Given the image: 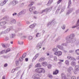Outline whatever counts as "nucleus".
I'll list each match as a JSON object with an SVG mask.
<instances>
[{"label":"nucleus","mask_w":79,"mask_h":79,"mask_svg":"<svg viewBox=\"0 0 79 79\" xmlns=\"http://www.w3.org/2000/svg\"><path fill=\"white\" fill-rule=\"evenodd\" d=\"M40 36V33H38L36 35V37H39Z\"/></svg>","instance_id":"40"},{"label":"nucleus","mask_w":79,"mask_h":79,"mask_svg":"<svg viewBox=\"0 0 79 79\" xmlns=\"http://www.w3.org/2000/svg\"><path fill=\"white\" fill-rule=\"evenodd\" d=\"M73 51L72 50H70L69 51V53H73Z\"/></svg>","instance_id":"57"},{"label":"nucleus","mask_w":79,"mask_h":79,"mask_svg":"<svg viewBox=\"0 0 79 79\" xmlns=\"http://www.w3.org/2000/svg\"><path fill=\"white\" fill-rule=\"evenodd\" d=\"M53 2V0H49L47 4V6H50L52 4V3Z\"/></svg>","instance_id":"15"},{"label":"nucleus","mask_w":79,"mask_h":79,"mask_svg":"<svg viewBox=\"0 0 79 79\" xmlns=\"http://www.w3.org/2000/svg\"><path fill=\"white\" fill-rule=\"evenodd\" d=\"M74 34H72L69 36V39H70V41H67V43H70V42H75V40L73 39V37H74Z\"/></svg>","instance_id":"1"},{"label":"nucleus","mask_w":79,"mask_h":79,"mask_svg":"<svg viewBox=\"0 0 79 79\" xmlns=\"http://www.w3.org/2000/svg\"><path fill=\"white\" fill-rule=\"evenodd\" d=\"M42 45V43H41V42L38 44L36 46V48L37 49V50H39L40 48H41Z\"/></svg>","instance_id":"3"},{"label":"nucleus","mask_w":79,"mask_h":79,"mask_svg":"<svg viewBox=\"0 0 79 79\" xmlns=\"http://www.w3.org/2000/svg\"><path fill=\"white\" fill-rule=\"evenodd\" d=\"M65 27L66 25H63L61 27V28L62 29H65Z\"/></svg>","instance_id":"36"},{"label":"nucleus","mask_w":79,"mask_h":79,"mask_svg":"<svg viewBox=\"0 0 79 79\" xmlns=\"http://www.w3.org/2000/svg\"><path fill=\"white\" fill-rule=\"evenodd\" d=\"M10 50H11V49L10 48H8V49H7L6 51L7 52H10Z\"/></svg>","instance_id":"56"},{"label":"nucleus","mask_w":79,"mask_h":79,"mask_svg":"<svg viewBox=\"0 0 79 79\" xmlns=\"http://www.w3.org/2000/svg\"><path fill=\"white\" fill-rule=\"evenodd\" d=\"M62 45L64 46L65 45L66 46V44L65 43H63L61 44Z\"/></svg>","instance_id":"63"},{"label":"nucleus","mask_w":79,"mask_h":79,"mask_svg":"<svg viewBox=\"0 0 79 79\" xmlns=\"http://www.w3.org/2000/svg\"><path fill=\"white\" fill-rule=\"evenodd\" d=\"M39 56V54H36L35 56L33 58V60H35Z\"/></svg>","instance_id":"24"},{"label":"nucleus","mask_w":79,"mask_h":79,"mask_svg":"<svg viewBox=\"0 0 79 79\" xmlns=\"http://www.w3.org/2000/svg\"><path fill=\"white\" fill-rule=\"evenodd\" d=\"M61 2H62V0H59L57 2V4H59Z\"/></svg>","instance_id":"47"},{"label":"nucleus","mask_w":79,"mask_h":79,"mask_svg":"<svg viewBox=\"0 0 79 79\" xmlns=\"http://www.w3.org/2000/svg\"><path fill=\"white\" fill-rule=\"evenodd\" d=\"M18 68H17L15 69H12L11 71V73H14L15 70H18V69H17Z\"/></svg>","instance_id":"34"},{"label":"nucleus","mask_w":79,"mask_h":79,"mask_svg":"<svg viewBox=\"0 0 79 79\" xmlns=\"http://www.w3.org/2000/svg\"><path fill=\"white\" fill-rule=\"evenodd\" d=\"M65 63L66 65H69V62L68 60L65 61Z\"/></svg>","instance_id":"29"},{"label":"nucleus","mask_w":79,"mask_h":79,"mask_svg":"<svg viewBox=\"0 0 79 79\" xmlns=\"http://www.w3.org/2000/svg\"><path fill=\"white\" fill-rule=\"evenodd\" d=\"M67 58L68 60H74L76 61V59L74 58L73 57H71V56H68L67 57Z\"/></svg>","instance_id":"7"},{"label":"nucleus","mask_w":79,"mask_h":79,"mask_svg":"<svg viewBox=\"0 0 79 79\" xmlns=\"http://www.w3.org/2000/svg\"><path fill=\"white\" fill-rule=\"evenodd\" d=\"M71 6V0H69L68 8H69Z\"/></svg>","instance_id":"21"},{"label":"nucleus","mask_w":79,"mask_h":79,"mask_svg":"<svg viewBox=\"0 0 79 79\" xmlns=\"http://www.w3.org/2000/svg\"><path fill=\"white\" fill-rule=\"evenodd\" d=\"M36 26V24H32L30 26V28H34V27H35Z\"/></svg>","instance_id":"28"},{"label":"nucleus","mask_w":79,"mask_h":79,"mask_svg":"<svg viewBox=\"0 0 79 79\" xmlns=\"http://www.w3.org/2000/svg\"><path fill=\"white\" fill-rule=\"evenodd\" d=\"M15 34H12L10 35V39H13V38H14V37H15Z\"/></svg>","instance_id":"26"},{"label":"nucleus","mask_w":79,"mask_h":79,"mask_svg":"<svg viewBox=\"0 0 79 79\" xmlns=\"http://www.w3.org/2000/svg\"><path fill=\"white\" fill-rule=\"evenodd\" d=\"M19 60H20V61H23V57H20L19 58Z\"/></svg>","instance_id":"41"},{"label":"nucleus","mask_w":79,"mask_h":79,"mask_svg":"<svg viewBox=\"0 0 79 79\" xmlns=\"http://www.w3.org/2000/svg\"><path fill=\"white\" fill-rule=\"evenodd\" d=\"M48 76L49 78H50L51 79H52V77H53V76H52V75H48Z\"/></svg>","instance_id":"44"},{"label":"nucleus","mask_w":79,"mask_h":79,"mask_svg":"<svg viewBox=\"0 0 79 79\" xmlns=\"http://www.w3.org/2000/svg\"><path fill=\"white\" fill-rule=\"evenodd\" d=\"M42 65L44 66H47V62H43Z\"/></svg>","instance_id":"33"},{"label":"nucleus","mask_w":79,"mask_h":79,"mask_svg":"<svg viewBox=\"0 0 79 79\" xmlns=\"http://www.w3.org/2000/svg\"><path fill=\"white\" fill-rule=\"evenodd\" d=\"M5 32L3 31H2L1 32H0V35H1L2 34H5Z\"/></svg>","instance_id":"45"},{"label":"nucleus","mask_w":79,"mask_h":79,"mask_svg":"<svg viewBox=\"0 0 79 79\" xmlns=\"http://www.w3.org/2000/svg\"><path fill=\"white\" fill-rule=\"evenodd\" d=\"M25 13V12L24 11V10H23L21 11V12H19L17 15L18 16H21V15H23Z\"/></svg>","instance_id":"8"},{"label":"nucleus","mask_w":79,"mask_h":79,"mask_svg":"<svg viewBox=\"0 0 79 79\" xmlns=\"http://www.w3.org/2000/svg\"><path fill=\"white\" fill-rule=\"evenodd\" d=\"M59 72L58 70H56L54 72H53V75H56V74H58Z\"/></svg>","instance_id":"17"},{"label":"nucleus","mask_w":79,"mask_h":79,"mask_svg":"<svg viewBox=\"0 0 79 79\" xmlns=\"http://www.w3.org/2000/svg\"><path fill=\"white\" fill-rule=\"evenodd\" d=\"M61 77L62 78V79H66V76L64 75V73H61Z\"/></svg>","instance_id":"12"},{"label":"nucleus","mask_w":79,"mask_h":79,"mask_svg":"<svg viewBox=\"0 0 79 79\" xmlns=\"http://www.w3.org/2000/svg\"><path fill=\"white\" fill-rule=\"evenodd\" d=\"M48 68L49 69H51L52 68V65L49 64L48 66Z\"/></svg>","instance_id":"43"},{"label":"nucleus","mask_w":79,"mask_h":79,"mask_svg":"<svg viewBox=\"0 0 79 79\" xmlns=\"http://www.w3.org/2000/svg\"><path fill=\"white\" fill-rule=\"evenodd\" d=\"M8 66V64H6L4 65V66L5 67L6 66Z\"/></svg>","instance_id":"59"},{"label":"nucleus","mask_w":79,"mask_h":79,"mask_svg":"<svg viewBox=\"0 0 79 79\" xmlns=\"http://www.w3.org/2000/svg\"><path fill=\"white\" fill-rule=\"evenodd\" d=\"M23 43L24 42L22 41H19L18 44L19 45H23Z\"/></svg>","instance_id":"32"},{"label":"nucleus","mask_w":79,"mask_h":79,"mask_svg":"<svg viewBox=\"0 0 79 79\" xmlns=\"http://www.w3.org/2000/svg\"><path fill=\"white\" fill-rule=\"evenodd\" d=\"M32 66V64H31L29 66V69H30V68H31Z\"/></svg>","instance_id":"55"},{"label":"nucleus","mask_w":79,"mask_h":79,"mask_svg":"<svg viewBox=\"0 0 79 79\" xmlns=\"http://www.w3.org/2000/svg\"><path fill=\"white\" fill-rule=\"evenodd\" d=\"M26 56V53H24L22 56V57L23 58H25Z\"/></svg>","instance_id":"37"},{"label":"nucleus","mask_w":79,"mask_h":79,"mask_svg":"<svg viewBox=\"0 0 79 79\" xmlns=\"http://www.w3.org/2000/svg\"><path fill=\"white\" fill-rule=\"evenodd\" d=\"M54 23H55V20H53L52 21V22L50 23H49L48 24V25H47L48 27V26H50V25H53L54 24Z\"/></svg>","instance_id":"11"},{"label":"nucleus","mask_w":79,"mask_h":79,"mask_svg":"<svg viewBox=\"0 0 79 79\" xmlns=\"http://www.w3.org/2000/svg\"><path fill=\"white\" fill-rule=\"evenodd\" d=\"M7 53V52L6 50H3L0 52V55H2V54H3V53Z\"/></svg>","instance_id":"14"},{"label":"nucleus","mask_w":79,"mask_h":79,"mask_svg":"<svg viewBox=\"0 0 79 79\" xmlns=\"http://www.w3.org/2000/svg\"><path fill=\"white\" fill-rule=\"evenodd\" d=\"M15 63L17 66L18 65V64H19V60H17L15 62Z\"/></svg>","instance_id":"39"},{"label":"nucleus","mask_w":79,"mask_h":79,"mask_svg":"<svg viewBox=\"0 0 79 79\" xmlns=\"http://www.w3.org/2000/svg\"><path fill=\"white\" fill-rule=\"evenodd\" d=\"M35 7H31L29 9V10L30 11H32L34 10H35Z\"/></svg>","instance_id":"22"},{"label":"nucleus","mask_w":79,"mask_h":79,"mask_svg":"<svg viewBox=\"0 0 79 79\" xmlns=\"http://www.w3.org/2000/svg\"><path fill=\"white\" fill-rule=\"evenodd\" d=\"M77 71H76V70H75V71H73L74 73V74H77Z\"/></svg>","instance_id":"48"},{"label":"nucleus","mask_w":79,"mask_h":79,"mask_svg":"<svg viewBox=\"0 0 79 79\" xmlns=\"http://www.w3.org/2000/svg\"><path fill=\"white\" fill-rule=\"evenodd\" d=\"M3 19H5V20H6L7 19V18L6 17H5L3 18Z\"/></svg>","instance_id":"58"},{"label":"nucleus","mask_w":79,"mask_h":79,"mask_svg":"<svg viewBox=\"0 0 79 79\" xmlns=\"http://www.w3.org/2000/svg\"><path fill=\"white\" fill-rule=\"evenodd\" d=\"M71 65H72V66H75V65H76V62L74 61H72L71 62Z\"/></svg>","instance_id":"31"},{"label":"nucleus","mask_w":79,"mask_h":79,"mask_svg":"<svg viewBox=\"0 0 79 79\" xmlns=\"http://www.w3.org/2000/svg\"><path fill=\"white\" fill-rule=\"evenodd\" d=\"M79 26H78V24L76 23V24L75 26H72V28H76V27H77H77H79Z\"/></svg>","instance_id":"30"},{"label":"nucleus","mask_w":79,"mask_h":79,"mask_svg":"<svg viewBox=\"0 0 79 79\" xmlns=\"http://www.w3.org/2000/svg\"><path fill=\"white\" fill-rule=\"evenodd\" d=\"M75 69L76 71H79V65H76L75 67Z\"/></svg>","instance_id":"20"},{"label":"nucleus","mask_w":79,"mask_h":79,"mask_svg":"<svg viewBox=\"0 0 79 79\" xmlns=\"http://www.w3.org/2000/svg\"><path fill=\"white\" fill-rule=\"evenodd\" d=\"M6 22L5 21L1 22L0 23V26H3L6 24Z\"/></svg>","instance_id":"13"},{"label":"nucleus","mask_w":79,"mask_h":79,"mask_svg":"<svg viewBox=\"0 0 79 79\" xmlns=\"http://www.w3.org/2000/svg\"><path fill=\"white\" fill-rule=\"evenodd\" d=\"M35 68H39V67H41V65L40 63H38L35 65Z\"/></svg>","instance_id":"27"},{"label":"nucleus","mask_w":79,"mask_h":79,"mask_svg":"<svg viewBox=\"0 0 79 79\" xmlns=\"http://www.w3.org/2000/svg\"><path fill=\"white\" fill-rule=\"evenodd\" d=\"M29 40H31L32 39V36H29L28 37Z\"/></svg>","instance_id":"38"},{"label":"nucleus","mask_w":79,"mask_h":79,"mask_svg":"<svg viewBox=\"0 0 79 79\" xmlns=\"http://www.w3.org/2000/svg\"><path fill=\"white\" fill-rule=\"evenodd\" d=\"M16 23V20L14 19H12L10 20L11 24H15Z\"/></svg>","instance_id":"16"},{"label":"nucleus","mask_w":79,"mask_h":79,"mask_svg":"<svg viewBox=\"0 0 79 79\" xmlns=\"http://www.w3.org/2000/svg\"><path fill=\"white\" fill-rule=\"evenodd\" d=\"M79 49H77V50H76L75 51V53L77 55L78 53H79Z\"/></svg>","instance_id":"46"},{"label":"nucleus","mask_w":79,"mask_h":79,"mask_svg":"<svg viewBox=\"0 0 79 79\" xmlns=\"http://www.w3.org/2000/svg\"><path fill=\"white\" fill-rule=\"evenodd\" d=\"M62 50H63V51L64 52V53H66V52H67V51H66L64 50V48Z\"/></svg>","instance_id":"60"},{"label":"nucleus","mask_w":79,"mask_h":79,"mask_svg":"<svg viewBox=\"0 0 79 79\" xmlns=\"http://www.w3.org/2000/svg\"><path fill=\"white\" fill-rule=\"evenodd\" d=\"M45 11L46 13H47V12H48V11L50 10V8H47L46 9H45Z\"/></svg>","instance_id":"35"},{"label":"nucleus","mask_w":79,"mask_h":79,"mask_svg":"<svg viewBox=\"0 0 79 79\" xmlns=\"http://www.w3.org/2000/svg\"><path fill=\"white\" fill-rule=\"evenodd\" d=\"M16 15H17V13H15L12 14V15H13V16H16Z\"/></svg>","instance_id":"54"},{"label":"nucleus","mask_w":79,"mask_h":79,"mask_svg":"<svg viewBox=\"0 0 79 79\" xmlns=\"http://www.w3.org/2000/svg\"><path fill=\"white\" fill-rule=\"evenodd\" d=\"M35 71L38 73H44L45 72V71L42 68H38L35 70Z\"/></svg>","instance_id":"2"},{"label":"nucleus","mask_w":79,"mask_h":79,"mask_svg":"<svg viewBox=\"0 0 79 79\" xmlns=\"http://www.w3.org/2000/svg\"><path fill=\"white\" fill-rule=\"evenodd\" d=\"M3 47L4 48H6L7 47L6 46H5V44H2V45Z\"/></svg>","instance_id":"51"},{"label":"nucleus","mask_w":79,"mask_h":79,"mask_svg":"<svg viewBox=\"0 0 79 79\" xmlns=\"http://www.w3.org/2000/svg\"><path fill=\"white\" fill-rule=\"evenodd\" d=\"M71 79H76V77L73 76L72 77Z\"/></svg>","instance_id":"52"},{"label":"nucleus","mask_w":79,"mask_h":79,"mask_svg":"<svg viewBox=\"0 0 79 79\" xmlns=\"http://www.w3.org/2000/svg\"><path fill=\"white\" fill-rule=\"evenodd\" d=\"M30 23V22H29L27 21V24H29V23Z\"/></svg>","instance_id":"62"},{"label":"nucleus","mask_w":79,"mask_h":79,"mask_svg":"<svg viewBox=\"0 0 79 79\" xmlns=\"http://www.w3.org/2000/svg\"><path fill=\"white\" fill-rule=\"evenodd\" d=\"M54 60H56V59H57V58L56 56H54Z\"/></svg>","instance_id":"61"},{"label":"nucleus","mask_w":79,"mask_h":79,"mask_svg":"<svg viewBox=\"0 0 79 79\" xmlns=\"http://www.w3.org/2000/svg\"><path fill=\"white\" fill-rule=\"evenodd\" d=\"M53 50L54 52H56V51H58V48H54L53 49Z\"/></svg>","instance_id":"42"},{"label":"nucleus","mask_w":79,"mask_h":79,"mask_svg":"<svg viewBox=\"0 0 79 79\" xmlns=\"http://www.w3.org/2000/svg\"><path fill=\"white\" fill-rule=\"evenodd\" d=\"M34 14H35V15H37L38 14V12L35 11L33 12Z\"/></svg>","instance_id":"50"},{"label":"nucleus","mask_w":79,"mask_h":79,"mask_svg":"<svg viewBox=\"0 0 79 79\" xmlns=\"http://www.w3.org/2000/svg\"><path fill=\"white\" fill-rule=\"evenodd\" d=\"M54 55H57L58 56H61L62 52L60 51L54 53Z\"/></svg>","instance_id":"4"},{"label":"nucleus","mask_w":79,"mask_h":79,"mask_svg":"<svg viewBox=\"0 0 79 79\" xmlns=\"http://www.w3.org/2000/svg\"><path fill=\"white\" fill-rule=\"evenodd\" d=\"M45 59L44 57H41L39 60V61H44Z\"/></svg>","instance_id":"23"},{"label":"nucleus","mask_w":79,"mask_h":79,"mask_svg":"<svg viewBox=\"0 0 79 79\" xmlns=\"http://www.w3.org/2000/svg\"><path fill=\"white\" fill-rule=\"evenodd\" d=\"M60 10H61V7L59 6L56 11V13H58V12L60 11Z\"/></svg>","instance_id":"25"},{"label":"nucleus","mask_w":79,"mask_h":79,"mask_svg":"<svg viewBox=\"0 0 79 79\" xmlns=\"http://www.w3.org/2000/svg\"><path fill=\"white\" fill-rule=\"evenodd\" d=\"M11 29H13V27H11L10 28H7V29L5 30L4 32L5 34H6V33H8L9 31H10V30H11Z\"/></svg>","instance_id":"5"},{"label":"nucleus","mask_w":79,"mask_h":79,"mask_svg":"<svg viewBox=\"0 0 79 79\" xmlns=\"http://www.w3.org/2000/svg\"><path fill=\"white\" fill-rule=\"evenodd\" d=\"M2 79H5V77L3 76L2 77Z\"/></svg>","instance_id":"64"},{"label":"nucleus","mask_w":79,"mask_h":79,"mask_svg":"<svg viewBox=\"0 0 79 79\" xmlns=\"http://www.w3.org/2000/svg\"><path fill=\"white\" fill-rule=\"evenodd\" d=\"M73 68L72 67H69V68L67 69V72H68L70 74H71L72 73L71 72V71H73Z\"/></svg>","instance_id":"6"},{"label":"nucleus","mask_w":79,"mask_h":79,"mask_svg":"<svg viewBox=\"0 0 79 79\" xmlns=\"http://www.w3.org/2000/svg\"><path fill=\"white\" fill-rule=\"evenodd\" d=\"M9 39L7 37H6L5 39V40L6 41V40H9Z\"/></svg>","instance_id":"53"},{"label":"nucleus","mask_w":79,"mask_h":79,"mask_svg":"<svg viewBox=\"0 0 79 79\" xmlns=\"http://www.w3.org/2000/svg\"><path fill=\"white\" fill-rule=\"evenodd\" d=\"M18 3V2H17L16 0L13 1L12 2V5L13 6H15V5H16V4Z\"/></svg>","instance_id":"18"},{"label":"nucleus","mask_w":79,"mask_h":79,"mask_svg":"<svg viewBox=\"0 0 79 79\" xmlns=\"http://www.w3.org/2000/svg\"><path fill=\"white\" fill-rule=\"evenodd\" d=\"M57 47L59 48V49H60V50H63L64 48L62 46H60V45H57Z\"/></svg>","instance_id":"19"},{"label":"nucleus","mask_w":79,"mask_h":79,"mask_svg":"<svg viewBox=\"0 0 79 79\" xmlns=\"http://www.w3.org/2000/svg\"><path fill=\"white\" fill-rule=\"evenodd\" d=\"M73 8H70V9L69 10H68L66 13V15H69L71 13V11H73Z\"/></svg>","instance_id":"9"},{"label":"nucleus","mask_w":79,"mask_h":79,"mask_svg":"<svg viewBox=\"0 0 79 79\" xmlns=\"http://www.w3.org/2000/svg\"><path fill=\"white\" fill-rule=\"evenodd\" d=\"M45 11V10L44 9V10H42V11L40 12V14H42V13H44Z\"/></svg>","instance_id":"49"},{"label":"nucleus","mask_w":79,"mask_h":79,"mask_svg":"<svg viewBox=\"0 0 79 79\" xmlns=\"http://www.w3.org/2000/svg\"><path fill=\"white\" fill-rule=\"evenodd\" d=\"M8 2V0H4L3 2H2L0 4V6H3V5H4L5 4H6V3L7 2Z\"/></svg>","instance_id":"10"}]
</instances>
